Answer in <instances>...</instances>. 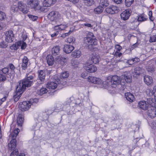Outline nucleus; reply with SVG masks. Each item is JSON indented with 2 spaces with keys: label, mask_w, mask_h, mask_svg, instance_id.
Returning a JSON list of instances; mask_svg holds the SVG:
<instances>
[{
  "label": "nucleus",
  "mask_w": 156,
  "mask_h": 156,
  "mask_svg": "<svg viewBox=\"0 0 156 156\" xmlns=\"http://www.w3.org/2000/svg\"><path fill=\"white\" fill-rule=\"evenodd\" d=\"M121 80L119 77L116 75L113 76L111 79V86L115 87L116 85H119L122 83V82H124L125 81L127 83H130L131 81V76L129 73H125L123 75L121 76Z\"/></svg>",
  "instance_id": "1"
},
{
  "label": "nucleus",
  "mask_w": 156,
  "mask_h": 156,
  "mask_svg": "<svg viewBox=\"0 0 156 156\" xmlns=\"http://www.w3.org/2000/svg\"><path fill=\"white\" fill-rule=\"evenodd\" d=\"M20 131L18 128L15 129L13 132H12L9 135V138L12 140L8 144V149L9 150H13L16 147V140L15 139Z\"/></svg>",
  "instance_id": "2"
},
{
  "label": "nucleus",
  "mask_w": 156,
  "mask_h": 156,
  "mask_svg": "<svg viewBox=\"0 0 156 156\" xmlns=\"http://www.w3.org/2000/svg\"><path fill=\"white\" fill-rule=\"evenodd\" d=\"M29 74H26V78L21 80L19 82V85L23 88V90H25L27 87L30 86L33 83V80H31L34 79V76L32 75H29Z\"/></svg>",
  "instance_id": "3"
},
{
  "label": "nucleus",
  "mask_w": 156,
  "mask_h": 156,
  "mask_svg": "<svg viewBox=\"0 0 156 156\" xmlns=\"http://www.w3.org/2000/svg\"><path fill=\"white\" fill-rule=\"evenodd\" d=\"M91 36H87L84 38V42L86 46L91 47L93 45H96L97 44V40L94 36L93 34L91 32L89 33Z\"/></svg>",
  "instance_id": "4"
},
{
  "label": "nucleus",
  "mask_w": 156,
  "mask_h": 156,
  "mask_svg": "<svg viewBox=\"0 0 156 156\" xmlns=\"http://www.w3.org/2000/svg\"><path fill=\"white\" fill-rule=\"evenodd\" d=\"M55 77V82H49L47 84V87L48 89H55L57 87L58 84L60 83L62 85H64L66 83L65 82H62L60 79L56 77H54V78Z\"/></svg>",
  "instance_id": "5"
},
{
  "label": "nucleus",
  "mask_w": 156,
  "mask_h": 156,
  "mask_svg": "<svg viewBox=\"0 0 156 156\" xmlns=\"http://www.w3.org/2000/svg\"><path fill=\"white\" fill-rule=\"evenodd\" d=\"M24 90H23V88H21L19 85L17 86L16 88V94L14 95V101L15 102L18 100Z\"/></svg>",
  "instance_id": "6"
},
{
  "label": "nucleus",
  "mask_w": 156,
  "mask_h": 156,
  "mask_svg": "<svg viewBox=\"0 0 156 156\" xmlns=\"http://www.w3.org/2000/svg\"><path fill=\"white\" fill-rule=\"evenodd\" d=\"M27 4L29 7L36 10L37 8L38 7L39 1L38 0H28Z\"/></svg>",
  "instance_id": "7"
},
{
  "label": "nucleus",
  "mask_w": 156,
  "mask_h": 156,
  "mask_svg": "<svg viewBox=\"0 0 156 156\" xmlns=\"http://www.w3.org/2000/svg\"><path fill=\"white\" fill-rule=\"evenodd\" d=\"M147 112V115L151 118H153L156 116V108L154 106H150Z\"/></svg>",
  "instance_id": "8"
},
{
  "label": "nucleus",
  "mask_w": 156,
  "mask_h": 156,
  "mask_svg": "<svg viewBox=\"0 0 156 156\" xmlns=\"http://www.w3.org/2000/svg\"><path fill=\"white\" fill-rule=\"evenodd\" d=\"M48 18L50 20H58L61 19L60 14L57 12H51L47 16Z\"/></svg>",
  "instance_id": "9"
},
{
  "label": "nucleus",
  "mask_w": 156,
  "mask_h": 156,
  "mask_svg": "<svg viewBox=\"0 0 156 156\" xmlns=\"http://www.w3.org/2000/svg\"><path fill=\"white\" fill-rule=\"evenodd\" d=\"M85 69L88 73H94L97 70V67L91 64L87 63L84 67Z\"/></svg>",
  "instance_id": "10"
},
{
  "label": "nucleus",
  "mask_w": 156,
  "mask_h": 156,
  "mask_svg": "<svg viewBox=\"0 0 156 156\" xmlns=\"http://www.w3.org/2000/svg\"><path fill=\"white\" fill-rule=\"evenodd\" d=\"M5 40L8 42H11L14 40V35L12 30H9L5 34Z\"/></svg>",
  "instance_id": "11"
},
{
  "label": "nucleus",
  "mask_w": 156,
  "mask_h": 156,
  "mask_svg": "<svg viewBox=\"0 0 156 156\" xmlns=\"http://www.w3.org/2000/svg\"><path fill=\"white\" fill-rule=\"evenodd\" d=\"M55 60L56 63L61 66H63L66 64L68 58H67L60 56H57L55 58Z\"/></svg>",
  "instance_id": "12"
},
{
  "label": "nucleus",
  "mask_w": 156,
  "mask_h": 156,
  "mask_svg": "<svg viewBox=\"0 0 156 156\" xmlns=\"http://www.w3.org/2000/svg\"><path fill=\"white\" fill-rule=\"evenodd\" d=\"M45 70H39L37 72L38 74V79L41 82H44L45 81L46 77Z\"/></svg>",
  "instance_id": "13"
},
{
  "label": "nucleus",
  "mask_w": 156,
  "mask_h": 156,
  "mask_svg": "<svg viewBox=\"0 0 156 156\" xmlns=\"http://www.w3.org/2000/svg\"><path fill=\"white\" fill-rule=\"evenodd\" d=\"M131 12V10L129 9L125 10L120 14L121 19L122 20H128Z\"/></svg>",
  "instance_id": "14"
},
{
  "label": "nucleus",
  "mask_w": 156,
  "mask_h": 156,
  "mask_svg": "<svg viewBox=\"0 0 156 156\" xmlns=\"http://www.w3.org/2000/svg\"><path fill=\"white\" fill-rule=\"evenodd\" d=\"M31 105L29 104L27 101H24L20 104L19 108L22 111H24L28 110L30 108Z\"/></svg>",
  "instance_id": "15"
},
{
  "label": "nucleus",
  "mask_w": 156,
  "mask_h": 156,
  "mask_svg": "<svg viewBox=\"0 0 156 156\" xmlns=\"http://www.w3.org/2000/svg\"><path fill=\"white\" fill-rule=\"evenodd\" d=\"M144 81L147 85H152L153 84V80L152 77L148 75H145L144 76Z\"/></svg>",
  "instance_id": "16"
},
{
  "label": "nucleus",
  "mask_w": 156,
  "mask_h": 156,
  "mask_svg": "<svg viewBox=\"0 0 156 156\" xmlns=\"http://www.w3.org/2000/svg\"><path fill=\"white\" fill-rule=\"evenodd\" d=\"M88 80L89 82H91L95 84H99L102 83V81L100 79L92 76L88 77Z\"/></svg>",
  "instance_id": "17"
},
{
  "label": "nucleus",
  "mask_w": 156,
  "mask_h": 156,
  "mask_svg": "<svg viewBox=\"0 0 156 156\" xmlns=\"http://www.w3.org/2000/svg\"><path fill=\"white\" fill-rule=\"evenodd\" d=\"M18 7L24 13H26L28 12L27 5L24 4L22 3L21 2L18 3Z\"/></svg>",
  "instance_id": "18"
},
{
  "label": "nucleus",
  "mask_w": 156,
  "mask_h": 156,
  "mask_svg": "<svg viewBox=\"0 0 156 156\" xmlns=\"http://www.w3.org/2000/svg\"><path fill=\"white\" fill-rule=\"evenodd\" d=\"M138 106L141 109L146 110L149 108V105L147 104L146 101H142L139 102L138 103Z\"/></svg>",
  "instance_id": "19"
},
{
  "label": "nucleus",
  "mask_w": 156,
  "mask_h": 156,
  "mask_svg": "<svg viewBox=\"0 0 156 156\" xmlns=\"http://www.w3.org/2000/svg\"><path fill=\"white\" fill-rule=\"evenodd\" d=\"M74 49V47L71 45L66 44L64 45L63 48L64 51L67 54L71 52Z\"/></svg>",
  "instance_id": "20"
},
{
  "label": "nucleus",
  "mask_w": 156,
  "mask_h": 156,
  "mask_svg": "<svg viewBox=\"0 0 156 156\" xmlns=\"http://www.w3.org/2000/svg\"><path fill=\"white\" fill-rule=\"evenodd\" d=\"M105 11L107 13L111 14H114L118 12L117 7L114 6L107 8L105 9Z\"/></svg>",
  "instance_id": "21"
},
{
  "label": "nucleus",
  "mask_w": 156,
  "mask_h": 156,
  "mask_svg": "<svg viewBox=\"0 0 156 156\" xmlns=\"http://www.w3.org/2000/svg\"><path fill=\"white\" fill-rule=\"evenodd\" d=\"M144 69L142 67H137L135 68L134 72L136 75L139 76L144 75Z\"/></svg>",
  "instance_id": "22"
},
{
  "label": "nucleus",
  "mask_w": 156,
  "mask_h": 156,
  "mask_svg": "<svg viewBox=\"0 0 156 156\" xmlns=\"http://www.w3.org/2000/svg\"><path fill=\"white\" fill-rule=\"evenodd\" d=\"M60 48L59 46H57L53 47L51 49V53L54 56L59 55L60 53Z\"/></svg>",
  "instance_id": "23"
},
{
  "label": "nucleus",
  "mask_w": 156,
  "mask_h": 156,
  "mask_svg": "<svg viewBox=\"0 0 156 156\" xmlns=\"http://www.w3.org/2000/svg\"><path fill=\"white\" fill-rule=\"evenodd\" d=\"M100 59V57L97 54L95 53H93L92 54L91 58V60L92 63L96 64L99 62Z\"/></svg>",
  "instance_id": "24"
},
{
  "label": "nucleus",
  "mask_w": 156,
  "mask_h": 156,
  "mask_svg": "<svg viewBox=\"0 0 156 156\" xmlns=\"http://www.w3.org/2000/svg\"><path fill=\"white\" fill-rule=\"evenodd\" d=\"M56 0H44L43 2V5L45 7L50 6L52 4H54Z\"/></svg>",
  "instance_id": "25"
},
{
  "label": "nucleus",
  "mask_w": 156,
  "mask_h": 156,
  "mask_svg": "<svg viewBox=\"0 0 156 156\" xmlns=\"http://www.w3.org/2000/svg\"><path fill=\"white\" fill-rule=\"evenodd\" d=\"M46 60L49 66H52L54 63V57L51 55H49L47 56Z\"/></svg>",
  "instance_id": "26"
},
{
  "label": "nucleus",
  "mask_w": 156,
  "mask_h": 156,
  "mask_svg": "<svg viewBox=\"0 0 156 156\" xmlns=\"http://www.w3.org/2000/svg\"><path fill=\"white\" fill-rule=\"evenodd\" d=\"M125 96L126 99L130 102H133L134 100V97L133 95L130 92L125 93Z\"/></svg>",
  "instance_id": "27"
},
{
  "label": "nucleus",
  "mask_w": 156,
  "mask_h": 156,
  "mask_svg": "<svg viewBox=\"0 0 156 156\" xmlns=\"http://www.w3.org/2000/svg\"><path fill=\"white\" fill-rule=\"evenodd\" d=\"M99 4L100 5L104 8L108 6L109 3L107 0H100Z\"/></svg>",
  "instance_id": "28"
},
{
  "label": "nucleus",
  "mask_w": 156,
  "mask_h": 156,
  "mask_svg": "<svg viewBox=\"0 0 156 156\" xmlns=\"http://www.w3.org/2000/svg\"><path fill=\"white\" fill-rule=\"evenodd\" d=\"M155 100L152 98H149L147 99V104H149L150 105H151V106H155Z\"/></svg>",
  "instance_id": "29"
},
{
  "label": "nucleus",
  "mask_w": 156,
  "mask_h": 156,
  "mask_svg": "<svg viewBox=\"0 0 156 156\" xmlns=\"http://www.w3.org/2000/svg\"><path fill=\"white\" fill-rule=\"evenodd\" d=\"M81 52L80 51L78 50L74 51L72 53L71 55L73 57L79 58L81 55Z\"/></svg>",
  "instance_id": "30"
},
{
  "label": "nucleus",
  "mask_w": 156,
  "mask_h": 156,
  "mask_svg": "<svg viewBox=\"0 0 156 156\" xmlns=\"http://www.w3.org/2000/svg\"><path fill=\"white\" fill-rule=\"evenodd\" d=\"M68 27L67 25H65V24H60L59 25H58L57 26H56L55 27V29L56 30L58 29H59V30H62L65 29L66 28Z\"/></svg>",
  "instance_id": "31"
},
{
  "label": "nucleus",
  "mask_w": 156,
  "mask_h": 156,
  "mask_svg": "<svg viewBox=\"0 0 156 156\" xmlns=\"http://www.w3.org/2000/svg\"><path fill=\"white\" fill-rule=\"evenodd\" d=\"M103 8L101 5L98 6L94 9V12L97 14H100L103 11Z\"/></svg>",
  "instance_id": "32"
},
{
  "label": "nucleus",
  "mask_w": 156,
  "mask_h": 156,
  "mask_svg": "<svg viewBox=\"0 0 156 156\" xmlns=\"http://www.w3.org/2000/svg\"><path fill=\"white\" fill-rule=\"evenodd\" d=\"M69 76V73L67 72H64L62 73L60 76V80L62 82L61 80L67 78Z\"/></svg>",
  "instance_id": "33"
},
{
  "label": "nucleus",
  "mask_w": 156,
  "mask_h": 156,
  "mask_svg": "<svg viewBox=\"0 0 156 156\" xmlns=\"http://www.w3.org/2000/svg\"><path fill=\"white\" fill-rule=\"evenodd\" d=\"M36 10H37L39 12H46L47 11L48 9L45 6H41L39 5L38 6V7L37 8Z\"/></svg>",
  "instance_id": "34"
},
{
  "label": "nucleus",
  "mask_w": 156,
  "mask_h": 156,
  "mask_svg": "<svg viewBox=\"0 0 156 156\" xmlns=\"http://www.w3.org/2000/svg\"><path fill=\"white\" fill-rule=\"evenodd\" d=\"M94 0H83L84 3L88 6H90L93 4L94 2Z\"/></svg>",
  "instance_id": "35"
},
{
  "label": "nucleus",
  "mask_w": 156,
  "mask_h": 156,
  "mask_svg": "<svg viewBox=\"0 0 156 156\" xmlns=\"http://www.w3.org/2000/svg\"><path fill=\"white\" fill-rule=\"evenodd\" d=\"M2 73L6 75H8L9 76H11V73H9V68L7 67H4L2 69Z\"/></svg>",
  "instance_id": "36"
},
{
  "label": "nucleus",
  "mask_w": 156,
  "mask_h": 156,
  "mask_svg": "<svg viewBox=\"0 0 156 156\" xmlns=\"http://www.w3.org/2000/svg\"><path fill=\"white\" fill-rule=\"evenodd\" d=\"M48 91L47 89L45 88H41L39 91H38V94L40 95H42L46 93Z\"/></svg>",
  "instance_id": "37"
},
{
  "label": "nucleus",
  "mask_w": 156,
  "mask_h": 156,
  "mask_svg": "<svg viewBox=\"0 0 156 156\" xmlns=\"http://www.w3.org/2000/svg\"><path fill=\"white\" fill-rule=\"evenodd\" d=\"M75 41V39L73 36H71L69 37L66 39V41L69 43H73Z\"/></svg>",
  "instance_id": "38"
},
{
  "label": "nucleus",
  "mask_w": 156,
  "mask_h": 156,
  "mask_svg": "<svg viewBox=\"0 0 156 156\" xmlns=\"http://www.w3.org/2000/svg\"><path fill=\"white\" fill-rule=\"evenodd\" d=\"M18 6L13 5L11 7V12H15L18 11Z\"/></svg>",
  "instance_id": "39"
},
{
  "label": "nucleus",
  "mask_w": 156,
  "mask_h": 156,
  "mask_svg": "<svg viewBox=\"0 0 156 156\" xmlns=\"http://www.w3.org/2000/svg\"><path fill=\"white\" fill-rule=\"evenodd\" d=\"M27 16L28 17L29 19H32V20H37L38 19H41V18L40 17L31 15L27 14V15L26 16ZM41 19H43V18H42Z\"/></svg>",
  "instance_id": "40"
},
{
  "label": "nucleus",
  "mask_w": 156,
  "mask_h": 156,
  "mask_svg": "<svg viewBox=\"0 0 156 156\" xmlns=\"http://www.w3.org/2000/svg\"><path fill=\"white\" fill-rule=\"evenodd\" d=\"M140 60L139 58H132L131 59L129 60L128 61L129 63L131 62V64H133L134 63L138 62L140 61Z\"/></svg>",
  "instance_id": "41"
},
{
  "label": "nucleus",
  "mask_w": 156,
  "mask_h": 156,
  "mask_svg": "<svg viewBox=\"0 0 156 156\" xmlns=\"http://www.w3.org/2000/svg\"><path fill=\"white\" fill-rule=\"evenodd\" d=\"M134 0H125V5L128 7H129L133 2Z\"/></svg>",
  "instance_id": "42"
},
{
  "label": "nucleus",
  "mask_w": 156,
  "mask_h": 156,
  "mask_svg": "<svg viewBox=\"0 0 156 156\" xmlns=\"http://www.w3.org/2000/svg\"><path fill=\"white\" fill-rule=\"evenodd\" d=\"M146 69L148 72L151 73H152L154 71V69L152 65L151 66H147Z\"/></svg>",
  "instance_id": "43"
},
{
  "label": "nucleus",
  "mask_w": 156,
  "mask_h": 156,
  "mask_svg": "<svg viewBox=\"0 0 156 156\" xmlns=\"http://www.w3.org/2000/svg\"><path fill=\"white\" fill-rule=\"evenodd\" d=\"M23 118L20 117V116H19L17 120L18 124L19 125H21L23 122Z\"/></svg>",
  "instance_id": "44"
},
{
  "label": "nucleus",
  "mask_w": 156,
  "mask_h": 156,
  "mask_svg": "<svg viewBox=\"0 0 156 156\" xmlns=\"http://www.w3.org/2000/svg\"><path fill=\"white\" fill-rule=\"evenodd\" d=\"M8 66L9 68L10 69H11L10 72H14V69L15 68L14 65L10 63L9 64Z\"/></svg>",
  "instance_id": "45"
},
{
  "label": "nucleus",
  "mask_w": 156,
  "mask_h": 156,
  "mask_svg": "<svg viewBox=\"0 0 156 156\" xmlns=\"http://www.w3.org/2000/svg\"><path fill=\"white\" fill-rule=\"evenodd\" d=\"M6 18V16L5 13L2 12L0 11V20H4Z\"/></svg>",
  "instance_id": "46"
},
{
  "label": "nucleus",
  "mask_w": 156,
  "mask_h": 156,
  "mask_svg": "<svg viewBox=\"0 0 156 156\" xmlns=\"http://www.w3.org/2000/svg\"><path fill=\"white\" fill-rule=\"evenodd\" d=\"M6 80L5 76L4 75L0 73V82L4 81Z\"/></svg>",
  "instance_id": "47"
},
{
  "label": "nucleus",
  "mask_w": 156,
  "mask_h": 156,
  "mask_svg": "<svg viewBox=\"0 0 156 156\" xmlns=\"http://www.w3.org/2000/svg\"><path fill=\"white\" fill-rule=\"evenodd\" d=\"M19 152L17 150H14L11 154L10 156H18Z\"/></svg>",
  "instance_id": "48"
},
{
  "label": "nucleus",
  "mask_w": 156,
  "mask_h": 156,
  "mask_svg": "<svg viewBox=\"0 0 156 156\" xmlns=\"http://www.w3.org/2000/svg\"><path fill=\"white\" fill-rule=\"evenodd\" d=\"M149 41L151 42L156 41V35L151 36Z\"/></svg>",
  "instance_id": "49"
},
{
  "label": "nucleus",
  "mask_w": 156,
  "mask_h": 156,
  "mask_svg": "<svg viewBox=\"0 0 156 156\" xmlns=\"http://www.w3.org/2000/svg\"><path fill=\"white\" fill-rule=\"evenodd\" d=\"M38 102V99L36 98H35L34 99H32L30 100V101L28 102H30V105L34 103H37Z\"/></svg>",
  "instance_id": "50"
},
{
  "label": "nucleus",
  "mask_w": 156,
  "mask_h": 156,
  "mask_svg": "<svg viewBox=\"0 0 156 156\" xmlns=\"http://www.w3.org/2000/svg\"><path fill=\"white\" fill-rule=\"evenodd\" d=\"M138 17L137 20H139L140 19L141 20H147V19L145 17L144 14H141L139 16H138Z\"/></svg>",
  "instance_id": "51"
},
{
  "label": "nucleus",
  "mask_w": 156,
  "mask_h": 156,
  "mask_svg": "<svg viewBox=\"0 0 156 156\" xmlns=\"http://www.w3.org/2000/svg\"><path fill=\"white\" fill-rule=\"evenodd\" d=\"M28 59L27 57H24L23 59V62L27 65L28 64Z\"/></svg>",
  "instance_id": "52"
},
{
  "label": "nucleus",
  "mask_w": 156,
  "mask_h": 156,
  "mask_svg": "<svg viewBox=\"0 0 156 156\" xmlns=\"http://www.w3.org/2000/svg\"><path fill=\"white\" fill-rule=\"evenodd\" d=\"M27 46V44L25 42L22 41V44L21 45V49H24L26 48Z\"/></svg>",
  "instance_id": "53"
},
{
  "label": "nucleus",
  "mask_w": 156,
  "mask_h": 156,
  "mask_svg": "<svg viewBox=\"0 0 156 156\" xmlns=\"http://www.w3.org/2000/svg\"><path fill=\"white\" fill-rule=\"evenodd\" d=\"M72 32L71 31H69L68 33H65L62 35L61 37H63V38H65L66 36H68Z\"/></svg>",
  "instance_id": "54"
},
{
  "label": "nucleus",
  "mask_w": 156,
  "mask_h": 156,
  "mask_svg": "<svg viewBox=\"0 0 156 156\" xmlns=\"http://www.w3.org/2000/svg\"><path fill=\"white\" fill-rule=\"evenodd\" d=\"M112 1L116 4H120L122 2V0H112Z\"/></svg>",
  "instance_id": "55"
},
{
  "label": "nucleus",
  "mask_w": 156,
  "mask_h": 156,
  "mask_svg": "<svg viewBox=\"0 0 156 156\" xmlns=\"http://www.w3.org/2000/svg\"><path fill=\"white\" fill-rule=\"evenodd\" d=\"M87 74L85 72H83L81 74V77L83 78L88 79V77H87Z\"/></svg>",
  "instance_id": "56"
},
{
  "label": "nucleus",
  "mask_w": 156,
  "mask_h": 156,
  "mask_svg": "<svg viewBox=\"0 0 156 156\" xmlns=\"http://www.w3.org/2000/svg\"><path fill=\"white\" fill-rule=\"evenodd\" d=\"M59 32L58 31H56L55 32H54L53 34H51V36L52 37H54L55 36L59 34Z\"/></svg>",
  "instance_id": "57"
},
{
  "label": "nucleus",
  "mask_w": 156,
  "mask_h": 156,
  "mask_svg": "<svg viewBox=\"0 0 156 156\" xmlns=\"http://www.w3.org/2000/svg\"><path fill=\"white\" fill-rule=\"evenodd\" d=\"M10 48L11 49H13L14 50H16L17 49V47L16 44H13L10 47Z\"/></svg>",
  "instance_id": "58"
},
{
  "label": "nucleus",
  "mask_w": 156,
  "mask_h": 156,
  "mask_svg": "<svg viewBox=\"0 0 156 156\" xmlns=\"http://www.w3.org/2000/svg\"><path fill=\"white\" fill-rule=\"evenodd\" d=\"M153 92L154 94V96L156 98V85L154 86Z\"/></svg>",
  "instance_id": "59"
},
{
  "label": "nucleus",
  "mask_w": 156,
  "mask_h": 156,
  "mask_svg": "<svg viewBox=\"0 0 156 156\" xmlns=\"http://www.w3.org/2000/svg\"><path fill=\"white\" fill-rule=\"evenodd\" d=\"M115 48L118 51H119L122 49L121 47L118 44L115 46Z\"/></svg>",
  "instance_id": "60"
},
{
  "label": "nucleus",
  "mask_w": 156,
  "mask_h": 156,
  "mask_svg": "<svg viewBox=\"0 0 156 156\" xmlns=\"http://www.w3.org/2000/svg\"><path fill=\"white\" fill-rule=\"evenodd\" d=\"M122 55V53H119L118 52L116 51L115 53V56L120 57Z\"/></svg>",
  "instance_id": "61"
},
{
  "label": "nucleus",
  "mask_w": 156,
  "mask_h": 156,
  "mask_svg": "<svg viewBox=\"0 0 156 156\" xmlns=\"http://www.w3.org/2000/svg\"><path fill=\"white\" fill-rule=\"evenodd\" d=\"M27 65L25 63H22V64L21 65L22 68L23 69H25L27 68Z\"/></svg>",
  "instance_id": "62"
},
{
  "label": "nucleus",
  "mask_w": 156,
  "mask_h": 156,
  "mask_svg": "<svg viewBox=\"0 0 156 156\" xmlns=\"http://www.w3.org/2000/svg\"><path fill=\"white\" fill-rule=\"evenodd\" d=\"M148 15L149 16V19L150 20H151V19H152V11H149Z\"/></svg>",
  "instance_id": "63"
},
{
  "label": "nucleus",
  "mask_w": 156,
  "mask_h": 156,
  "mask_svg": "<svg viewBox=\"0 0 156 156\" xmlns=\"http://www.w3.org/2000/svg\"><path fill=\"white\" fill-rule=\"evenodd\" d=\"M6 98L7 97H5L1 99V100H0V105H1L2 104V102L5 101L6 100Z\"/></svg>",
  "instance_id": "64"
}]
</instances>
